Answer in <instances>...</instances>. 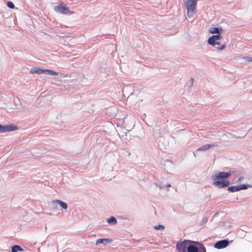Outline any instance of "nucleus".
I'll use <instances>...</instances> for the list:
<instances>
[{
	"label": "nucleus",
	"instance_id": "nucleus-1",
	"mask_svg": "<svg viewBox=\"0 0 252 252\" xmlns=\"http://www.w3.org/2000/svg\"><path fill=\"white\" fill-rule=\"evenodd\" d=\"M178 252H206V249L201 242L184 239L179 241L176 245Z\"/></svg>",
	"mask_w": 252,
	"mask_h": 252
},
{
	"label": "nucleus",
	"instance_id": "nucleus-2",
	"mask_svg": "<svg viewBox=\"0 0 252 252\" xmlns=\"http://www.w3.org/2000/svg\"><path fill=\"white\" fill-rule=\"evenodd\" d=\"M231 176V173L223 171H216L211 176L213 181L212 185L219 189H223L230 185L228 179Z\"/></svg>",
	"mask_w": 252,
	"mask_h": 252
},
{
	"label": "nucleus",
	"instance_id": "nucleus-3",
	"mask_svg": "<svg viewBox=\"0 0 252 252\" xmlns=\"http://www.w3.org/2000/svg\"><path fill=\"white\" fill-rule=\"evenodd\" d=\"M198 0H186L185 6L187 15L189 18L192 17L196 12V6Z\"/></svg>",
	"mask_w": 252,
	"mask_h": 252
},
{
	"label": "nucleus",
	"instance_id": "nucleus-4",
	"mask_svg": "<svg viewBox=\"0 0 252 252\" xmlns=\"http://www.w3.org/2000/svg\"><path fill=\"white\" fill-rule=\"evenodd\" d=\"M54 10L57 13L65 15H71L74 13L73 11L70 10L69 7H68L65 4L63 3H61L55 6L54 7Z\"/></svg>",
	"mask_w": 252,
	"mask_h": 252
},
{
	"label": "nucleus",
	"instance_id": "nucleus-5",
	"mask_svg": "<svg viewBox=\"0 0 252 252\" xmlns=\"http://www.w3.org/2000/svg\"><path fill=\"white\" fill-rule=\"evenodd\" d=\"M249 188H252V185L247 184H239L227 187V190L229 192H234L240 190H245Z\"/></svg>",
	"mask_w": 252,
	"mask_h": 252
},
{
	"label": "nucleus",
	"instance_id": "nucleus-6",
	"mask_svg": "<svg viewBox=\"0 0 252 252\" xmlns=\"http://www.w3.org/2000/svg\"><path fill=\"white\" fill-rule=\"evenodd\" d=\"M232 242L228 239L219 240L214 244V247L218 250L222 249L228 246Z\"/></svg>",
	"mask_w": 252,
	"mask_h": 252
},
{
	"label": "nucleus",
	"instance_id": "nucleus-7",
	"mask_svg": "<svg viewBox=\"0 0 252 252\" xmlns=\"http://www.w3.org/2000/svg\"><path fill=\"white\" fill-rule=\"evenodd\" d=\"M18 129V126L14 124H0V133L14 131Z\"/></svg>",
	"mask_w": 252,
	"mask_h": 252
},
{
	"label": "nucleus",
	"instance_id": "nucleus-8",
	"mask_svg": "<svg viewBox=\"0 0 252 252\" xmlns=\"http://www.w3.org/2000/svg\"><path fill=\"white\" fill-rule=\"evenodd\" d=\"M208 43L209 45H210L213 47H215L216 45H219L220 46H219L218 47H216V49L219 51H221L222 50H224L226 48V45L225 44H221V45L220 42V41H219V40L218 41H208Z\"/></svg>",
	"mask_w": 252,
	"mask_h": 252
},
{
	"label": "nucleus",
	"instance_id": "nucleus-9",
	"mask_svg": "<svg viewBox=\"0 0 252 252\" xmlns=\"http://www.w3.org/2000/svg\"><path fill=\"white\" fill-rule=\"evenodd\" d=\"M46 69L40 67H33L31 68L30 73L36 74H45Z\"/></svg>",
	"mask_w": 252,
	"mask_h": 252
},
{
	"label": "nucleus",
	"instance_id": "nucleus-10",
	"mask_svg": "<svg viewBox=\"0 0 252 252\" xmlns=\"http://www.w3.org/2000/svg\"><path fill=\"white\" fill-rule=\"evenodd\" d=\"M209 32L213 34L222 33L223 29L220 26L211 27L209 29Z\"/></svg>",
	"mask_w": 252,
	"mask_h": 252
},
{
	"label": "nucleus",
	"instance_id": "nucleus-11",
	"mask_svg": "<svg viewBox=\"0 0 252 252\" xmlns=\"http://www.w3.org/2000/svg\"><path fill=\"white\" fill-rule=\"evenodd\" d=\"M113 242V240L112 239L109 238H99L95 242V245H98L100 244H102L103 245H106L109 243H111Z\"/></svg>",
	"mask_w": 252,
	"mask_h": 252
},
{
	"label": "nucleus",
	"instance_id": "nucleus-12",
	"mask_svg": "<svg viewBox=\"0 0 252 252\" xmlns=\"http://www.w3.org/2000/svg\"><path fill=\"white\" fill-rule=\"evenodd\" d=\"M53 203H56L58 204L62 208L66 210L68 208L67 204L62 200L59 199L53 200Z\"/></svg>",
	"mask_w": 252,
	"mask_h": 252
},
{
	"label": "nucleus",
	"instance_id": "nucleus-13",
	"mask_svg": "<svg viewBox=\"0 0 252 252\" xmlns=\"http://www.w3.org/2000/svg\"><path fill=\"white\" fill-rule=\"evenodd\" d=\"M221 34L222 33H218L212 35L208 38L207 41H218L222 38Z\"/></svg>",
	"mask_w": 252,
	"mask_h": 252
},
{
	"label": "nucleus",
	"instance_id": "nucleus-14",
	"mask_svg": "<svg viewBox=\"0 0 252 252\" xmlns=\"http://www.w3.org/2000/svg\"><path fill=\"white\" fill-rule=\"evenodd\" d=\"M214 146L215 145L212 144H205L199 147L197 149V151H205Z\"/></svg>",
	"mask_w": 252,
	"mask_h": 252
},
{
	"label": "nucleus",
	"instance_id": "nucleus-15",
	"mask_svg": "<svg viewBox=\"0 0 252 252\" xmlns=\"http://www.w3.org/2000/svg\"><path fill=\"white\" fill-rule=\"evenodd\" d=\"M11 252H22L24 251V249L18 245H14L11 246Z\"/></svg>",
	"mask_w": 252,
	"mask_h": 252
},
{
	"label": "nucleus",
	"instance_id": "nucleus-16",
	"mask_svg": "<svg viewBox=\"0 0 252 252\" xmlns=\"http://www.w3.org/2000/svg\"><path fill=\"white\" fill-rule=\"evenodd\" d=\"M107 222L109 224H116L117 223V220L114 216H111L107 219Z\"/></svg>",
	"mask_w": 252,
	"mask_h": 252
},
{
	"label": "nucleus",
	"instance_id": "nucleus-17",
	"mask_svg": "<svg viewBox=\"0 0 252 252\" xmlns=\"http://www.w3.org/2000/svg\"><path fill=\"white\" fill-rule=\"evenodd\" d=\"M45 74L50 75L52 76H58L59 73L58 72L55 71L52 69H46Z\"/></svg>",
	"mask_w": 252,
	"mask_h": 252
},
{
	"label": "nucleus",
	"instance_id": "nucleus-18",
	"mask_svg": "<svg viewBox=\"0 0 252 252\" xmlns=\"http://www.w3.org/2000/svg\"><path fill=\"white\" fill-rule=\"evenodd\" d=\"M6 5L10 9H14L16 8L14 3L11 1H7L6 3Z\"/></svg>",
	"mask_w": 252,
	"mask_h": 252
},
{
	"label": "nucleus",
	"instance_id": "nucleus-19",
	"mask_svg": "<svg viewBox=\"0 0 252 252\" xmlns=\"http://www.w3.org/2000/svg\"><path fill=\"white\" fill-rule=\"evenodd\" d=\"M154 228L156 230H163L164 229L165 227L163 225L159 224L158 225H155Z\"/></svg>",
	"mask_w": 252,
	"mask_h": 252
},
{
	"label": "nucleus",
	"instance_id": "nucleus-20",
	"mask_svg": "<svg viewBox=\"0 0 252 252\" xmlns=\"http://www.w3.org/2000/svg\"><path fill=\"white\" fill-rule=\"evenodd\" d=\"M208 219L207 217H205L204 218L202 219L201 221H200V225H205L207 222L208 221Z\"/></svg>",
	"mask_w": 252,
	"mask_h": 252
},
{
	"label": "nucleus",
	"instance_id": "nucleus-21",
	"mask_svg": "<svg viewBox=\"0 0 252 252\" xmlns=\"http://www.w3.org/2000/svg\"><path fill=\"white\" fill-rule=\"evenodd\" d=\"M156 186L158 187L160 189H164L165 184L162 183H156Z\"/></svg>",
	"mask_w": 252,
	"mask_h": 252
},
{
	"label": "nucleus",
	"instance_id": "nucleus-22",
	"mask_svg": "<svg viewBox=\"0 0 252 252\" xmlns=\"http://www.w3.org/2000/svg\"><path fill=\"white\" fill-rule=\"evenodd\" d=\"M245 61H247L248 62H252V57L247 56L244 58Z\"/></svg>",
	"mask_w": 252,
	"mask_h": 252
},
{
	"label": "nucleus",
	"instance_id": "nucleus-23",
	"mask_svg": "<svg viewBox=\"0 0 252 252\" xmlns=\"http://www.w3.org/2000/svg\"><path fill=\"white\" fill-rule=\"evenodd\" d=\"M193 84V79L192 78H191L189 80V82L188 84L189 88H190Z\"/></svg>",
	"mask_w": 252,
	"mask_h": 252
},
{
	"label": "nucleus",
	"instance_id": "nucleus-24",
	"mask_svg": "<svg viewBox=\"0 0 252 252\" xmlns=\"http://www.w3.org/2000/svg\"><path fill=\"white\" fill-rule=\"evenodd\" d=\"M244 179V177L243 176H241L238 179H237V181L238 182H240L242 180H243Z\"/></svg>",
	"mask_w": 252,
	"mask_h": 252
},
{
	"label": "nucleus",
	"instance_id": "nucleus-25",
	"mask_svg": "<svg viewBox=\"0 0 252 252\" xmlns=\"http://www.w3.org/2000/svg\"><path fill=\"white\" fill-rule=\"evenodd\" d=\"M229 172L231 173V175L235 172V170L233 169V170H231V169L229 171Z\"/></svg>",
	"mask_w": 252,
	"mask_h": 252
},
{
	"label": "nucleus",
	"instance_id": "nucleus-26",
	"mask_svg": "<svg viewBox=\"0 0 252 252\" xmlns=\"http://www.w3.org/2000/svg\"><path fill=\"white\" fill-rule=\"evenodd\" d=\"M171 186V185L170 184H165V188H168Z\"/></svg>",
	"mask_w": 252,
	"mask_h": 252
},
{
	"label": "nucleus",
	"instance_id": "nucleus-27",
	"mask_svg": "<svg viewBox=\"0 0 252 252\" xmlns=\"http://www.w3.org/2000/svg\"><path fill=\"white\" fill-rule=\"evenodd\" d=\"M127 88H124L123 89V92Z\"/></svg>",
	"mask_w": 252,
	"mask_h": 252
}]
</instances>
